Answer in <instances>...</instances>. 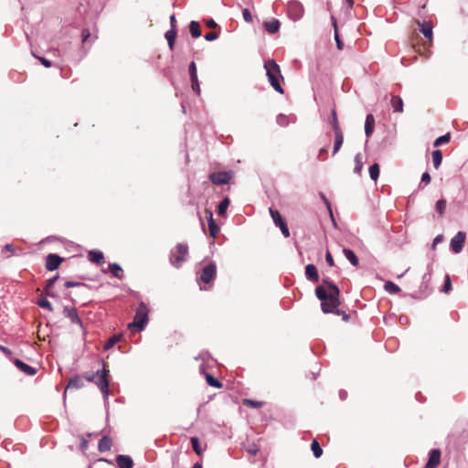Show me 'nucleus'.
Returning <instances> with one entry per match:
<instances>
[{
    "label": "nucleus",
    "instance_id": "c85d7f7f",
    "mask_svg": "<svg viewBox=\"0 0 468 468\" xmlns=\"http://www.w3.org/2000/svg\"><path fill=\"white\" fill-rule=\"evenodd\" d=\"M109 270L115 278L122 279V269L118 263H110Z\"/></svg>",
    "mask_w": 468,
    "mask_h": 468
},
{
    "label": "nucleus",
    "instance_id": "a878e982",
    "mask_svg": "<svg viewBox=\"0 0 468 468\" xmlns=\"http://www.w3.org/2000/svg\"><path fill=\"white\" fill-rule=\"evenodd\" d=\"M280 26H281V24H280L279 20H277V19H273L271 21H268V22L264 23V27L270 34H274V33L278 32Z\"/></svg>",
    "mask_w": 468,
    "mask_h": 468
},
{
    "label": "nucleus",
    "instance_id": "f257e3e1",
    "mask_svg": "<svg viewBox=\"0 0 468 468\" xmlns=\"http://www.w3.org/2000/svg\"><path fill=\"white\" fill-rule=\"evenodd\" d=\"M339 294L338 287L326 279H324L323 284L315 289V295L321 301V308L324 314L342 315L344 321H348L349 314L338 309L340 305Z\"/></svg>",
    "mask_w": 468,
    "mask_h": 468
},
{
    "label": "nucleus",
    "instance_id": "39448f33",
    "mask_svg": "<svg viewBox=\"0 0 468 468\" xmlns=\"http://www.w3.org/2000/svg\"><path fill=\"white\" fill-rule=\"evenodd\" d=\"M188 253V247L186 244H177L176 250H172L170 253V263L176 267H181L182 263L186 260Z\"/></svg>",
    "mask_w": 468,
    "mask_h": 468
},
{
    "label": "nucleus",
    "instance_id": "6ab92c4d",
    "mask_svg": "<svg viewBox=\"0 0 468 468\" xmlns=\"http://www.w3.org/2000/svg\"><path fill=\"white\" fill-rule=\"evenodd\" d=\"M306 278L310 281L318 282L319 275L316 267L314 264H308L305 267Z\"/></svg>",
    "mask_w": 468,
    "mask_h": 468
},
{
    "label": "nucleus",
    "instance_id": "2eb2a0df",
    "mask_svg": "<svg viewBox=\"0 0 468 468\" xmlns=\"http://www.w3.org/2000/svg\"><path fill=\"white\" fill-rule=\"evenodd\" d=\"M116 463L119 468H133V462L128 455H118L116 457Z\"/></svg>",
    "mask_w": 468,
    "mask_h": 468
},
{
    "label": "nucleus",
    "instance_id": "423d86ee",
    "mask_svg": "<svg viewBox=\"0 0 468 468\" xmlns=\"http://www.w3.org/2000/svg\"><path fill=\"white\" fill-rule=\"evenodd\" d=\"M287 13L292 20L298 21L303 17L304 9L300 2L291 0L287 4Z\"/></svg>",
    "mask_w": 468,
    "mask_h": 468
},
{
    "label": "nucleus",
    "instance_id": "6e6d98bb",
    "mask_svg": "<svg viewBox=\"0 0 468 468\" xmlns=\"http://www.w3.org/2000/svg\"><path fill=\"white\" fill-rule=\"evenodd\" d=\"M58 275L54 276L53 278H50L47 281V285H46V289L48 290L49 288H51L54 283L56 282L57 279H58Z\"/></svg>",
    "mask_w": 468,
    "mask_h": 468
},
{
    "label": "nucleus",
    "instance_id": "680f3d73",
    "mask_svg": "<svg viewBox=\"0 0 468 468\" xmlns=\"http://www.w3.org/2000/svg\"><path fill=\"white\" fill-rule=\"evenodd\" d=\"M431 182V176L429 175V173H424L421 176V181L420 183H424V184H429Z\"/></svg>",
    "mask_w": 468,
    "mask_h": 468
},
{
    "label": "nucleus",
    "instance_id": "ddd939ff",
    "mask_svg": "<svg viewBox=\"0 0 468 468\" xmlns=\"http://www.w3.org/2000/svg\"><path fill=\"white\" fill-rule=\"evenodd\" d=\"M441 452L439 450H431L425 468H435L440 463Z\"/></svg>",
    "mask_w": 468,
    "mask_h": 468
},
{
    "label": "nucleus",
    "instance_id": "37998d69",
    "mask_svg": "<svg viewBox=\"0 0 468 468\" xmlns=\"http://www.w3.org/2000/svg\"><path fill=\"white\" fill-rule=\"evenodd\" d=\"M119 339H120V337L117 335H113L111 338H109L104 345V349L107 350V349L112 348L119 341Z\"/></svg>",
    "mask_w": 468,
    "mask_h": 468
},
{
    "label": "nucleus",
    "instance_id": "c9c22d12",
    "mask_svg": "<svg viewBox=\"0 0 468 468\" xmlns=\"http://www.w3.org/2000/svg\"><path fill=\"white\" fill-rule=\"evenodd\" d=\"M191 445L193 448V451L197 454L201 455L203 452V449L201 448L199 439L197 437H192L190 439Z\"/></svg>",
    "mask_w": 468,
    "mask_h": 468
},
{
    "label": "nucleus",
    "instance_id": "4c0bfd02",
    "mask_svg": "<svg viewBox=\"0 0 468 468\" xmlns=\"http://www.w3.org/2000/svg\"><path fill=\"white\" fill-rule=\"evenodd\" d=\"M370 178L374 181H377V179L379 176V166L377 163L373 164L369 166L368 169Z\"/></svg>",
    "mask_w": 468,
    "mask_h": 468
},
{
    "label": "nucleus",
    "instance_id": "e433bc0d",
    "mask_svg": "<svg viewBox=\"0 0 468 468\" xmlns=\"http://www.w3.org/2000/svg\"><path fill=\"white\" fill-rule=\"evenodd\" d=\"M446 206H447L446 200L443 198H441L436 202L435 209L440 217L443 216L445 209H446Z\"/></svg>",
    "mask_w": 468,
    "mask_h": 468
},
{
    "label": "nucleus",
    "instance_id": "c756f323",
    "mask_svg": "<svg viewBox=\"0 0 468 468\" xmlns=\"http://www.w3.org/2000/svg\"><path fill=\"white\" fill-rule=\"evenodd\" d=\"M5 251L9 252L11 255H22L24 254L22 249H16L13 244L7 243L4 246L2 253Z\"/></svg>",
    "mask_w": 468,
    "mask_h": 468
},
{
    "label": "nucleus",
    "instance_id": "0eeeda50",
    "mask_svg": "<svg viewBox=\"0 0 468 468\" xmlns=\"http://www.w3.org/2000/svg\"><path fill=\"white\" fill-rule=\"evenodd\" d=\"M270 214H271V217L275 226L280 228L282 235L285 238H288L290 236V230H289V229L287 227V224H286L285 220L283 219V218L280 214V212L278 210H275V209L271 207L270 208Z\"/></svg>",
    "mask_w": 468,
    "mask_h": 468
},
{
    "label": "nucleus",
    "instance_id": "aec40b11",
    "mask_svg": "<svg viewBox=\"0 0 468 468\" xmlns=\"http://www.w3.org/2000/svg\"><path fill=\"white\" fill-rule=\"evenodd\" d=\"M208 214V229L210 236L213 238H216L219 231V228L216 224L215 220L213 219V214L211 211H207Z\"/></svg>",
    "mask_w": 468,
    "mask_h": 468
},
{
    "label": "nucleus",
    "instance_id": "7ed1b4c3",
    "mask_svg": "<svg viewBox=\"0 0 468 468\" xmlns=\"http://www.w3.org/2000/svg\"><path fill=\"white\" fill-rule=\"evenodd\" d=\"M264 69H266V75L268 77L271 86L279 93H283V89L280 83V80L282 79L279 65L273 60L269 59L264 63Z\"/></svg>",
    "mask_w": 468,
    "mask_h": 468
},
{
    "label": "nucleus",
    "instance_id": "412c9836",
    "mask_svg": "<svg viewBox=\"0 0 468 468\" xmlns=\"http://www.w3.org/2000/svg\"><path fill=\"white\" fill-rule=\"evenodd\" d=\"M419 26H420V31L425 36V37H427L428 39L431 40L432 38L431 24L429 22H423V23L419 22Z\"/></svg>",
    "mask_w": 468,
    "mask_h": 468
},
{
    "label": "nucleus",
    "instance_id": "9b49d317",
    "mask_svg": "<svg viewBox=\"0 0 468 468\" xmlns=\"http://www.w3.org/2000/svg\"><path fill=\"white\" fill-rule=\"evenodd\" d=\"M63 314L66 317H68L70 320L72 324H76L82 327V322L78 314L76 308L65 306L63 309Z\"/></svg>",
    "mask_w": 468,
    "mask_h": 468
},
{
    "label": "nucleus",
    "instance_id": "603ef678",
    "mask_svg": "<svg viewBox=\"0 0 468 468\" xmlns=\"http://www.w3.org/2000/svg\"><path fill=\"white\" fill-rule=\"evenodd\" d=\"M246 451L251 455H256L259 449L254 443H252L246 448Z\"/></svg>",
    "mask_w": 468,
    "mask_h": 468
},
{
    "label": "nucleus",
    "instance_id": "f03ea898",
    "mask_svg": "<svg viewBox=\"0 0 468 468\" xmlns=\"http://www.w3.org/2000/svg\"><path fill=\"white\" fill-rule=\"evenodd\" d=\"M103 367L101 370H97L94 374L86 373L84 378L89 382H95L99 389L101 390L105 403H108L110 395L109 391V370L105 368V365L102 362Z\"/></svg>",
    "mask_w": 468,
    "mask_h": 468
},
{
    "label": "nucleus",
    "instance_id": "8fccbe9b",
    "mask_svg": "<svg viewBox=\"0 0 468 468\" xmlns=\"http://www.w3.org/2000/svg\"><path fill=\"white\" fill-rule=\"evenodd\" d=\"M243 18L246 22H252V16L248 8H244L242 11Z\"/></svg>",
    "mask_w": 468,
    "mask_h": 468
},
{
    "label": "nucleus",
    "instance_id": "0e129e2a",
    "mask_svg": "<svg viewBox=\"0 0 468 468\" xmlns=\"http://www.w3.org/2000/svg\"><path fill=\"white\" fill-rule=\"evenodd\" d=\"M41 63L46 67V68H49L51 66V61L45 58H37Z\"/></svg>",
    "mask_w": 468,
    "mask_h": 468
},
{
    "label": "nucleus",
    "instance_id": "cd10ccee",
    "mask_svg": "<svg viewBox=\"0 0 468 468\" xmlns=\"http://www.w3.org/2000/svg\"><path fill=\"white\" fill-rule=\"evenodd\" d=\"M329 122L332 125L334 133L335 132H338V131H342L341 128H340L339 122H338L336 111L335 109H333L331 111V117L329 119Z\"/></svg>",
    "mask_w": 468,
    "mask_h": 468
},
{
    "label": "nucleus",
    "instance_id": "393cba45",
    "mask_svg": "<svg viewBox=\"0 0 468 468\" xmlns=\"http://www.w3.org/2000/svg\"><path fill=\"white\" fill-rule=\"evenodd\" d=\"M343 253H344L345 257L346 258V260L353 266H357L358 265V263H359L358 258L356 257V255L355 254V252L352 250L345 248L343 250Z\"/></svg>",
    "mask_w": 468,
    "mask_h": 468
},
{
    "label": "nucleus",
    "instance_id": "b1692460",
    "mask_svg": "<svg viewBox=\"0 0 468 468\" xmlns=\"http://www.w3.org/2000/svg\"><path fill=\"white\" fill-rule=\"evenodd\" d=\"M89 260L91 261V262H95L97 264H101L103 263V260H104V256H103V253L101 251H99V250H90L89 252Z\"/></svg>",
    "mask_w": 468,
    "mask_h": 468
},
{
    "label": "nucleus",
    "instance_id": "09e8293b",
    "mask_svg": "<svg viewBox=\"0 0 468 468\" xmlns=\"http://www.w3.org/2000/svg\"><path fill=\"white\" fill-rule=\"evenodd\" d=\"M277 122L281 126H286L289 122L288 118L286 115L279 114L277 116Z\"/></svg>",
    "mask_w": 468,
    "mask_h": 468
},
{
    "label": "nucleus",
    "instance_id": "473e14b6",
    "mask_svg": "<svg viewBox=\"0 0 468 468\" xmlns=\"http://www.w3.org/2000/svg\"><path fill=\"white\" fill-rule=\"evenodd\" d=\"M355 163H356V165H355V168H354V173L356 174V175H360L362 169H363V157H362V154L360 153L356 154V156H355Z\"/></svg>",
    "mask_w": 468,
    "mask_h": 468
},
{
    "label": "nucleus",
    "instance_id": "69168bd1",
    "mask_svg": "<svg viewBox=\"0 0 468 468\" xmlns=\"http://www.w3.org/2000/svg\"><path fill=\"white\" fill-rule=\"evenodd\" d=\"M206 25H207V27H209V28H214V27H217V23H216V22H215V20H213V19H207V20L206 21Z\"/></svg>",
    "mask_w": 468,
    "mask_h": 468
},
{
    "label": "nucleus",
    "instance_id": "dca6fc26",
    "mask_svg": "<svg viewBox=\"0 0 468 468\" xmlns=\"http://www.w3.org/2000/svg\"><path fill=\"white\" fill-rule=\"evenodd\" d=\"M374 127H375V118H374L373 114L369 113L367 115L366 121H365V133L367 138H369L372 135V133L374 132Z\"/></svg>",
    "mask_w": 468,
    "mask_h": 468
},
{
    "label": "nucleus",
    "instance_id": "3c124183",
    "mask_svg": "<svg viewBox=\"0 0 468 468\" xmlns=\"http://www.w3.org/2000/svg\"><path fill=\"white\" fill-rule=\"evenodd\" d=\"M218 33L217 32H209L205 35V39L207 41H214L218 37Z\"/></svg>",
    "mask_w": 468,
    "mask_h": 468
},
{
    "label": "nucleus",
    "instance_id": "864d4df0",
    "mask_svg": "<svg viewBox=\"0 0 468 468\" xmlns=\"http://www.w3.org/2000/svg\"><path fill=\"white\" fill-rule=\"evenodd\" d=\"M442 235H438L437 237L434 238L433 241H432V244H431V249L432 250H435L436 249V246L442 241Z\"/></svg>",
    "mask_w": 468,
    "mask_h": 468
},
{
    "label": "nucleus",
    "instance_id": "bf43d9fd",
    "mask_svg": "<svg viewBox=\"0 0 468 468\" xmlns=\"http://www.w3.org/2000/svg\"><path fill=\"white\" fill-rule=\"evenodd\" d=\"M335 42H336L337 48L340 49V50L343 49V43L341 42V40L339 38V35H338L336 30L335 32Z\"/></svg>",
    "mask_w": 468,
    "mask_h": 468
},
{
    "label": "nucleus",
    "instance_id": "e2e57ef3",
    "mask_svg": "<svg viewBox=\"0 0 468 468\" xmlns=\"http://www.w3.org/2000/svg\"><path fill=\"white\" fill-rule=\"evenodd\" d=\"M321 197L323 198V200L324 201L328 210H329V213H330V216L333 218V212H332V209H331V206H330V202L327 200V198L325 197V196L324 194H321Z\"/></svg>",
    "mask_w": 468,
    "mask_h": 468
},
{
    "label": "nucleus",
    "instance_id": "4be33fe9",
    "mask_svg": "<svg viewBox=\"0 0 468 468\" xmlns=\"http://www.w3.org/2000/svg\"><path fill=\"white\" fill-rule=\"evenodd\" d=\"M390 103L395 112H403V101L399 96L393 95L391 97Z\"/></svg>",
    "mask_w": 468,
    "mask_h": 468
},
{
    "label": "nucleus",
    "instance_id": "c03bdc74",
    "mask_svg": "<svg viewBox=\"0 0 468 468\" xmlns=\"http://www.w3.org/2000/svg\"><path fill=\"white\" fill-rule=\"evenodd\" d=\"M188 71H189L190 79H195L196 80V78H197V65H196V63L194 61H192L189 64Z\"/></svg>",
    "mask_w": 468,
    "mask_h": 468
},
{
    "label": "nucleus",
    "instance_id": "a18cd8bd",
    "mask_svg": "<svg viewBox=\"0 0 468 468\" xmlns=\"http://www.w3.org/2000/svg\"><path fill=\"white\" fill-rule=\"evenodd\" d=\"M452 290V282L449 275H446L442 292L448 293Z\"/></svg>",
    "mask_w": 468,
    "mask_h": 468
},
{
    "label": "nucleus",
    "instance_id": "79ce46f5",
    "mask_svg": "<svg viewBox=\"0 0 468 468\" xmlns=\"http://www.w3.org/2000/svg\"><path fill=\"white\" fill-rule=\"evenodd\" d=\"M243 403H244V405L254 408V409H259V408L262 407V405H263V402H261V401H256V400H252V399H244Z\"/></svg>",
    "mask_w": 468,
    "mask_h": 468
},
{
    "label": "nucleus",
    "instance_id": "774afa93",
    "mask_svg": "<svg viewBox=\"0 0 468 468\" xmlns=\"http://www.w3.org/2000/svg\"><path fill=\"white\" fill-rule=\"evenodd\" d=\"M171 28H176V16L172 15L170 16Z\"/></svg>",
    "mask_w": 468,
    "mask_h": 468
},
{
    "label": "nucleus",
    "instance_id": "4d7b16f0",
    "mask_svg": "<svg viewBox=\"0 0 468 468\" xmlns=\"http://www.w3.org/2000/svg\"><path fill=\"white\" fill-rule=\"evenodd\" d=\"M328 151V145H325L324 147L321 148L318 154V158L321 160H324V154H325Z\"/></svg>",
    "mask_w": 468,
    "mask_h": 468
},
{
    "label": "nucleus",
    "instance_id": "a211bd4d",
    "mask_svg": "<svg viewBox=\"0 0 468 468\" xmlns=\"http://www.w3.org/2000/svg\"><path fill=\"white\" fill-rule=\"evenodd\" d=\"M112 445V439L109 436H103L98 443V450L101 452H105L111 450Z\"/></svg>",
    "mask_w": 468,
    "mask_h": 468
},
{
    "label": "nucleus",
    "instance_id": "bb28decb",
    "mask_svg": "<svg viewBox=\"0 0 468 468\" xmlns=\"http://www.w3.org/2000/svg\"><path fill=\"white\" fill-rule=\"evenodd\" d=\"M176 37V28H171L165 33V38L167 40L168 46L171 50L174 48Z\"/></svg>",
    "mask_w": 468,
    "mask_h": 468
},
{
    "label": "nucleus",
    "instance_id": "de8ad7c7",
    "mask_svg": "<svg viewBox=\"0 0 468 468\" xmlns=\"http://www.w3.org/2000/svg\"><path fill=\"white\" fill-rule=\"evenodd\" d=\"M191 80V83H192V90L194 92H196L197 95L200 94V86H199V81H198V79L196 78L195 79H190Z\"/></svg>",
    "mask_w": 468,
    "mask_h": 468
},
{
    "label": "nucleus",
    "instance_id": "f8f14e48",
    "mask_svg": "<svg viewBox=\"0 0 468 468\" xmlns=\"http://www.w3.org/2000/svg\"><path fill=\"white\" fill-rule=\"evenodd\" d=\"M62 261V259L57 255L50 253L46 258V269L49 271H55L58 268Z\"/></svg>",
    "mask_w": 468,
    "mask_h": 468
},
{
    "label": "nucleus",
    "instance_id": "a19ab883",
    "mask_svg": "<svg viewBox=\"0 0 468 468\" xmlns=\"http://www.w3.org/2000/svg\"><path fill=\"white\" fill-rule=\"evenodd\" d=\"M450 139H451V135H450V133L443 134V135H441V136L438 137V138L434 141V143H433V146H434V147H438V146H440V145H441V144H446V143L450 142Z\"/></svg>",
    "mask_w": 468,
    "mask_h": 468
},
{
    "label": "nucleus",
    "instance_id": "13d9d810",
    "mask_svg": "<svg viewBox=\"0 0 468 468\" xmlns=\"http://www.w3.org/2000/svg\"><path fill=\"white\" fill-rule=\"evenodd\" d=\"M325 261L329 266H331V267L334 266V264H335L334 259L329 251H327L325 254Z\"/></svg>",
    "mask_w": 468,
    "mask_h": 468
},
{
    "label": "nucleus",
    "instance_id": "2f4dec72",
    "mask_svg": "<svg viewBox=\"0 0 468 468\" xmlns=\"http://www.w3.org/2000/svg\"><path fill=\"white\" fill-rule=\"evenodd\" d=\"M189 29L193 37L197 38L201 36L200 26L197 21L190 22Z\"/></svg>",
    "mask_w": 468,
    "mask_h": 468
},
{
    "label": "nucleus",
    "instance_id": "052dcab7",
    "mask_svg": "<svg viewBox=\"0 0 468 468\" xmlns=\"http://www.w3.org/2000/svg\"><path fill=\"white\" fill-rule=\"evenodd\" d=\"M81 37H82V42H86L89 39V37H90V33L89 29H83L81 32Z\"/></svg>",
    "mask_w": 468,
    "mask_h": 468
},
{
    "label": "nucleus",
    "instance_id": "5701e85b",
    "mask_svg": "<svg viewBox=\"0 0 468 468\" xmlns=\"http://www.w3.org/2000/svg\"><path fill=\"white\" fill-rule=\"evenodd\" d=\"M344 142V135L342 131L335 132V144L333 149V154H335L340 150Z\"/></svg>",
    "mask_w": 468,
    "mask_h": 468
},
{
    "label": "nucleus",
    "instance_id": "58836bf2",
    "mask_svg": "<svg viewBox=\"0 0 468 468\" xmlns=\"http://www.w3.org/2000/svg\"><path fill=\"white\" fill-rule=\"evenodd\" d=\"M311 449L315 458H319L323 454V450L316 440H314L311 443Z\"/></svg>",
    "mask_w": 468,
    "mask_h": 468
},
{
    "label": "nucleus",
    "instance_id": "f3484780",
    "mask_svg": "<svg viewBox=\"0 0 468 468\" xmlns=\"http://www.w3.org/2000/svg\"><path fill=\"white\" fill-rule=\"evenodd\" d=\"M83 386H84V382H83L81 377L76 375L69 380L66 390L67 389H79V388H83Z\"/></svg>",
    "mask_w": 468,
    "mask_h": 468
},
{
    "label": "nucleus",
    "instance_id": "7c9ffc66",
    "mask_svg": "<svg viewBox=\"0 0 468 468\" xmlns=\"http://www.w3.org/2000/svg\"><path fill=\"white\" fill-rule=\"evenodd\" d=\"M431 156H432V162H433L434 168L438 169L442 161V154L440 150H434L431 153Z\"/></svg>",
    "mask_w": 468,
    "mask_h": 468
},
{
    "label": "nucleus",
    "instance_id": "5fc2aeb1",
    "mask_svg": "<svg viewBox=\"0 0 468 468\" xmlns=\"http://www.w3.org/2000/svg\"><path fill=\"white\" fill-rule=\"evenodd\" d=\"M79 286H84V283L74 282H65V287L66 288H72V287H79Z\"/></svg>",
    "mask_w": 468,
    "mask_h": 468
},
{
    "label": "nucleus",
    "instance_id": "4468645a",
    "mask_svg": "<svg viewBox=\"0 0 468 468\" xmlns=\"http://www.w3.org/2000/svg\"><path fill=\"white\" fill-rule=\"evenodd\" d=\"M15 365L27 376H34L37 373V369L35 367L24 363L19 359L15 360Z\"/></svg>",
    "mask_w": 468,
    "mask_h": 468
},
{
    "label": "nucleus",
    "instance_id": "f704fd0d",
    "mask_svg": "<svg viewBox=\"0 0 468 468\" xmlns=\"http://www.w3.org/2000/svg\"><path fill=\"white\" fill-rule=\"evenodd\" d=\"M384 289L391 294H395L400 292V288L392 282H386L384 284Z\"/></svg>",
    "mask_w": 468,
    "mask_h": 468
},
{
    "label": "nucleus",
    "instance_id": "6e6552de",
    "mask_svg": "<svg viewBox=\"0 0 468 468\" xmlns=\"http://www.w3.org/2000/svg\"><path fill=\"white\" fill-rule=\"evenodd\" d=\"M466 239V233L458 231L456 235L451 239L450 246L453 252L460 253L463 249Z\"/></svg>",
    "mask_w": 468,
    "mask_h": 468
},
{
    "label": "nucleus",
    "instance_id": "20e7f679",
    "mask_svg": "<svg viewBox=\"0 0 468 468\" xmlns=\"http://www.w3.org/2000/svg\"><path fill=\"white\" fill-rule=\"evenodd\" d=\"M148 306L141 302L136 309L133 321L128 324V328L131 331H143L148 324Z\"/></svg>",
    "mask_w": 468,
    "mask_h": 468
},
{
    "label": "nucleus",
    "instance_id": "49530a36",
    "mask_svg": "<svg viewBox=\"0 0 468 468\" xmlns=\"http://www.w3.org/2000/svg\"><path fill=\"white\" fill-rule=\"evenodd\" d=\"M38 305L42 308H45V309H48V311H52V306H51V303L46 299H40L38 302H37Z\"/></svg>",
    "mask_w": 468,
    "mask_h": 468
},
{
    "label": "nucleus",
    "instance_id": "1a4fd4ad",
    "mask_svg": "<svg viewBox=\"0 0 468 468\" xmlns=\"http://www.w3.org/2000/svg\"><path fill=\"white\" fill-rule=\"evenodd\" d=\"M217 267L214 262H211L205 266L200 272L199 279L204 283L210 282L216 276Z\"/></svg>",
    "mask_w": 468,
    "mask_h": 468
},
{
    "label": "nucleus",
    "instance_id": "ea45409f",
    "mask_svg": "<svg viewBox=\"0 0 468 468\" xmlns=\"http://www.w3.org/2000/svg\"><path fill=\"white\" fill-rule=\"evenodd\" d=\"M206 379H207V382L209 386L211 387H214V388H221L222 387V384L219 380H218L217 378H215L212 375L210 374H207L206 375Z\"/></svg>",
    "mask_w": 468,
    "mask_h": 468
},
{
    "label": "nucleus",
    "instance_id": "338daca9",
    "mask_svg": "<svg viewBox=\"0 0 468 468\" xmlns=\"http://www.w3.org/2000/svg\"><path fill=\"white\" fill-rule=\"evenodd\" d=\"M0 350L5 353V355L7 356H10L11 355V351L10 349H8L7 347L4 346H0Z\"/></svg>",
    "mask_w": 468,
    "mask_h": 468
},
{
    "label": "nucleus",
    "instance_id": "9d476101",
    "mask_svg": "<svg viewBox=\"0 0 468 468\" xmlns=\"http://www.w3.org/2000/svg\"><path fill=\"white\" fill-rule=\"evenodd\" d=\"M231 176L230 172H216L209 175V179L214 185L221 186L228 184Z\"/></svg>",
    "mask_w": 468,
    "mask_h": 468
},
{
    "label": "nucleus",
    "instance_id": "72a5a7b5",
    "mask_svg": "<svg viewBox=\"0 0 468 468\" xmlns=\"http://www.w3.org/2000/svg\"><path fill=\"white\" fill-rule=\"evenodd\" d=\"M229 198L228 197H226L219 204H218V214L219 216H224L225 213H226V210L227 208L229 207Z\"/></svg>",
    "mask_w": 468,
    "mask_h": 468
}]
</instances>
